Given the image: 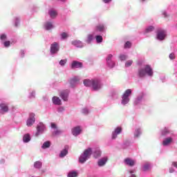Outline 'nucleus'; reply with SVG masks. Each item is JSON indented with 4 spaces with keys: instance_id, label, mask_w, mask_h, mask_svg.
Returning <instances> with one entry per match:
<instances>
[{
    "instance_id": "37998d69",
    "label": "nucleus",
    "mask_w": 177,
    "mask_h": 177,
    "mask_svg": "<svg viewBox=\"0 0 177 177\" xmlns=\"http://www.w3.org/2000/svg\"><path fill=\"white\" fill-rule=\"evenodd\" d=\"M82 113L84 115H88V114H89V113H91V111H89V109L84 108V109H82Z\"/></svg>"
},
{
    "instance_id": "cd10ccee",
    "label": "nucleus",
    "mask_w": 177,
    "mask_h": 177,
    "mask_svg": "<svg viewBox=\"0 0 177 177\" xmlns=\"http://www.w3.org/2000/svg\"><path fill=\"white\" fill-rule=\"evenodd\" d=\"M173 139L172 137H167L165 138L162 141V146H169L172 143Z\"/></svg>"
},
{
    "instance_id": "2eb2a0df",
    "label": "nucleus",
    "mask_w": 177,
    "mask_h": 177,
    "mask_svg": "<svg viewBox=\"0 0 177 177\" xmlns=\"http://www.w3.org/2000/svg\"><path fill=\"white\" fill-rule=\"evenodd\" d=\"M9 111V106L6 102H2L0 104V114L3 115Z\"/></svg>"
},
{
    "instance_id": "c85d7f7f",
    "label": "nucleus",
    "mask_w": 177,
    "mask_h": 177,
    "mask_svg": "<svg viewBox=\"0 0 177 177\" xmlns=\"http://www.w3.org/2000/svg\"><path fill=\"white\" fill-rule=\"evenodd\" d=\"M132 145V142H131L129 140L127 139L123 141V143L122 145V149H128L129 146Z\"/></svg>"
},
{
    "instance_id": "473e14b6",
    "label": "nucleus",
    "mask_w": 177,
    "mask_h": 177,
    "mask_svg": "<svg viewBox=\"0 0 177 177\" xmlns=\"http://www.w3.org/2000/svg\"><path fill=\"white\" fill-rule=\"evenodd\" d=\"M67 154H68V150L67 149H64L61 151L59 157V158H64Z\"/></svg>"
},
{
    "instance_id": "4d7b16f0",
    "label": "nucleus",
    "mask_w": 177,
    "mask_h": 177,
    "mask_svg": "<svg viewBox=\"0 0 177 177\" xmlns=\"http://www.w3.org/2000/svg\"><path fill=\"white\" fill-rule=\"evenodd\" d=\"M171 167H174V168H177V162H172Z\"/></svg>"
},
{
    "instance_id": "4468645a",
    "label": "nucleus",
    "mask_w": 177,
    "mask_h": 177,
    "mask_svg": "<svg viewBox=\"0 0 177 177\" xmlns=\"http://www.w3.org/2000/svg\"><path fill=\"white\" fill-rule=\"evenodd\" d=\"M161 136H164L165 138H167V136H172L174 135V132L169 129L168 127H165L161 131Z\"/></svg>"
},
{
    "instance_id": "6ab92c4d",
    "label": "nucleus",
    "mask_w": 177,
    "mask_h": 177,
    "mask_svg": "<svg viewBox=\"0 0 177 177\" xmlns=\"http://www.w3.org/2000/svg\"><path fill=\"white\" fill-rule=\"evenodd\" d=\"M106 30H107V27L104 24H99L95 26V31H98V32H106Z\"/></svg>"
},
{
    "instance_id": "09e8293b",
    "label": "nucleus",
    "mask_w": 177,
    "mask_h": 177,
    "mask_svg": "<svg viewBox=\"0 0 177 177\" xmlns=\"http://www.w3.org/2000/svg\"><path fill=\"white\" fill-rule=\"evenodd\" d=\"M132 63H133V61L131 59L129 61H127L125 63V67H131L132 66Z\"/></svg>"
},
{
    "instance_id": "bb28decb",
    "label": "nucleus",
    "mask_w": 177,
    "mask_h": 177,
    "mask_svg": "<svg viewBox=\"0 0 177 177\" xmlns=\"http://www.w3.org/2000/svg\"><path fill=\"white\" fill-rule=\"evenodd\" d=\"M92 154L94 158H99L102 156V151H100V149L97 148L93 151H92Z\"/></svg>"
},
{
    "instance_id": "6e6d98bb",
    "label": "nucleus",
    "mask_w": 177,
    "mask_h": 177,
    "mask_svg": "<svg viewBox=\"0 0 177 177\" xmlns=\"http://www.w3.org/2000/svg\"><path fill=\"white\" fill-rule=\"evenodd\" d=\"M169 174H174V172H175V169H174V167H171L169 169Z\"/></svg>"
},
{
    "instance_id": "0eeeda50",
    "label": "nucleus",
    "mask_w": 177,
    "mask_h": 177,
    "mask_svg": "<svg viewBox=\"0 0 177 177\" xmlns=\"http://www.w3.org/2000/svg\"><path fill=\"white\" fill-rule=\"evenodd\" d=\"M60 50V46L59 45V43L57 42H53L50 45V55L53 57H55L57 53H59V51Z\"/></svg>"
},
{
    "instance_id": "ddd939ff",
    "label": "nucleus",
    "mask_w": 177,
    "mask_h": 177,
    "mask_svg": "<svg viewBox=\"0 0 177 177\" xmlns=\"http://www.w3.org/2000/svg\"><path fill=\"white\" fill-rule=\"evenodd\" d=\"M43 28L46 31H50V30H53L55 28V26L53 25V21H46L43 24Z\"/></svg>"
},
{
    "instance_id": "4be33fe9",
    "label": "nucleus",
    "mask_w": 177,
    "mask_h": 177,
    "mask_svg": "<svg viewBox=\"0 0 177 177\" xmlns=\"http://www.w3.org/2000/svg\"><path fill=\"white\" fill-rule=\"evenodd\" d=\"M141 136H142V129L140 127L136 129L133 132L134 139H139Z\"/></svg>"
},
{
    "instance_id": "8fccbe9b",
    "label": "nucleus",
    "mask_w": 177,
    "mask_h": 177,
    "mask_svg": "<svg viewBox=\"0 0 177 177\" xmlns=\"http://www.w3.org/2000/svg\"><path fill=\"white\" fill-rule=\"evenodd\" d=\"M20 57L23 58L24 56H26V50H21L19 53Z\"/></svg>"
},
{
    "instance_id": "0e129e2a",
    "label": "nucleus",
    "mask_w": 177,
    "mask_h": 177,
    "mask_svg": "<svg viewBox=\"0 0 177 177\" xmlns=\"http://www.w3.org/2000/svg\"><path fill=\"white\" fill-rule=\"evenodd\" d=\"M2 136H0V138H2Z\"/></svg>"
},
{
    "instance_id": "c756f323",
    "label": "nucleus",
    "mask_w": 177,
    "mask_h": 177,
    "mask_svg": "<svg viewBox=\"0 0 177 177\" xmlns=\"http://www.w3.org/2000/svg\"><path fill=\"white\" fill-rule=\"evenodd\" d=\"M95 39V37L93 36V34H89L87 35V38L85 40V42L88 44H92V41Z\"/></svg>"
},
{
    "instance_id": "5fc2aeb1",
    "label": "nucleus",
    "mask_w": 177,
    "mask_h": 177,
    "mask_svg": "<svg viewBox=\"0 0 177 177\" xmlns=\"http://www.w3.org/2000/svg\"><path fill=\"white\" fill-rule=\"evenodd\" d=\"M162 15L164 16V17H168V14L167 13V11L162 10Z\"/></svg>"
},
{
    "instance_id": "e2e57ef3",
    "label": "nucleus",
    "mask_w": 177,
    "mask_h": 177,
    "mask_svg": "<svg viewBox=\"0 0 177 177\" xmlns=\"http://www.w3.org/2000/svg\"><path fill=\"white\" fill-rule=\"evenodd\" d=\"M140 2H146V1H147V0H140Z\"/></svg>"
},
{
    "instance_id": "72a5a7b5",
    "label": "nucleus",
    "mask_w": 177,
    "mask_h": 177,
    "mask_svg": "<svg viewBox=\"0 0 177 177\" xmlns=\"http://www.w3.org/2000/svg\"><path fill=\"white\" fill-rule=\"evenodd\" d=\"M77 176H78V171L77 170L70 171L67 174V177H77Z\"/></svg>"
},
{
    "instance_id": "39448f33",
    "label": "nucleus",
    "mask_w": 177,
    "mask_h": 177,
    "mask_svg": "<svg viewBox=\"0 0 177 177\" xmlns=\"http://www.w3.org/2000/svg\"><path fill=\"white\" fill-rule=\"evenodd\" d=\"M131 95H132V89L131 88L127 89L121 97V99H122L121 105L127 106V104H128V103H129L131 100V98H129V97Z\"/></svg>"
},
{
    "instance_id": "13d9d810",
    "label": "nucleus",
    "mask_w": 177,
    "mask_h": 177,
    "mask_svg": "<svg viewBox=\"0 0 177 177\" xmlns=\"http://www.w3.org/2000/svg\"><path fill=\"white\" fill-rule=\"evenodd\" d=\"M113 0H102L104 3H110Z\"/></svg>"
},
{
    "instance_id": "4c0bfd02",
    "label": "nucleus",
    "mask_w": 177,
    "mask_h": 177,
    "mask_svg": "<svg viewBox=\"0 0 177 177\" xmlns=\"http://www.w3.org/2000/svg\"><path fill=\"white\" fill-rule=\"evenodd\" d=\"M111 96H112V99L113 100L118 99L120 96V93H118V91H113L111 93Z\"/></svg>"
},
{
    "instance_id": "f257e3e1",
    "label": "nucleus",
    "mask_w": 177,
    "mask_h": 177,
    "mask_svg": "<svg viewBox=\"0 0 177 177\" xmlns=\"http://www.w3.org/2000/svg\"><path fill=\"white\" fill-rule=\"evenodd\" d=\"M83 84L84 86L91 88V91H94L95 92H97V91H100V89L103 88V83L99 78H94L91 80L85 79Z\"/></svg>"
},
{
    "instance_id": "69168bd1",
    "label": "nucleus",
    "mask_w": 177,
    "mask_h": 177,
    "mask_svg": "<svg viewBox=\"0 0 177 177\" xmlns=\"http://www.w3.org/2000/svg\"><path fill=\"white\" fill-rule=\"evenodd\" d=\"M133 172H132V171H130V174H132Z\"/></svg>"
},
{
    "instance_id": "c03bdc74",
    "label": "nucleus",
    "mask_w": 177,
    "mask_h": 177,
    "mask_svg": "<svg viewBox=\"0 0 177 177\" xmlns=\"http://www.w3.org/2000/svg\"><path fill=\"white\" fill-rule=\"evenodd\" d=\"M30 99H34L35 97V90H32L29 92Z\"/></svg>"
},
{
    "instance_id": "f03ea898",
    "label": "nucleus",
    "mask_w": 177,
    "mask_h": 177,
    "mask_svg": "<svg viewBox=\"0 0 177 177\" xmlns=\"http://www.w3.org/2000/svg\"><path fill=\"white\" fill-rule=\"evenodd\" d=\"M134 106L138 109H145L147 106V100H146V93L140 92L134 99Z\"/></svg>"
},
{
    "instance_id": "5701e85b",
    "label": "nucleus",
    "mask_w": 177,
    "mask_h": 177,
    "mask_svg": "<svg viewBox=\"0 0 177 177\" xmlns=\"http://www.w3.org/2000/svg\"><path fill=\"white\" fill-rule=\"evenodd\" d=\"M109 158L107 157H104L102 158H100L97 161V165L98 167H104L105 165L107 163Z\"/></svg>"
},
{
    "instance_id": "f3484780",
    "label": "nucleus",
    "mask_w": 177,
    "mask_h": 177,
    "mask_svg": "<svg viewBox=\"0 0 177 177\" xmlns=\"http://www.w3.org/2000/svg\"><path fill=\"white\" fill-rule=\"evenodd\" d=\"M70 95L69 90H64L59 93V96L64 102H67L68 100V95Z\"/></svg>"
},
{
    "instance_id": "2f4dec72",
    "label": "nucleus",
    "mask_w": 177,
    "mask_h": 177,
    "mask_svg": "<svg viewBox=\"0 0 177 177\" xmlns=\"http://www.w3.org/2000/svg\"><path fill=\"white\" fill-rule=\"evenodd\" d=\"M48 15L51 19H55L57 16V12L53 9H50L48 10Z\"/></svg>"
},
{
    "instance_id": "3c124183",
    "label": "nucleus",
    "mask_w": 177,
    "mask_h": 177,
    "mask_svg": "<svg viewBox=\"0 0 177 177\" xmlns=\"http://www.w3.org/2000/svg\"><path fill=\"white\" fill-rule=\"evenodd\" d=\"M175 53H171L169 55V58L170 59V60H175Z\"/></svg>"
},
{
    "instance_id": "de8ad7c7",
    "label": "nucleus",
    "mask_w": 177,
    "mask_h": 177,
    "mask_svg": "<svg viewBox=\"0 0 177 177\" xmlns=\"http://www.w3.org/2000/svg\"><path fill=\"white\" fill-rule=\"evenodd\" d=\"M59 133H62V131L57 129H55V130L53 132V136H57V135H59Z\"/></svg>"
},
{
    "instance_id": "79ce46f5",
    "label": "nucleus",
    "mask_w": 177,
    "mask_h": 177,
    "mask_svg": "<svg viewBox=\"0 0 177 177\" xmlns=\"http://www.w3.org/2000/svg\"><path fill=\"white\" fill-rule=\"evenodd\" d=\"M127 58H128V56L125 54H120L119 55V59L120 62H124V60H127Z\"/></svg>"
},
{
    "instance_id": "f704fd0d",
    "label": "nucleus",
    "mask_w": 177,
    "mask_h": 177,
    "mask_svg": "<svg viewBox=\"0 0 177 177\" xmlns=\"http://www.w3.org/2000/svg\"><path fill=\"white\" fill-rule=\"evenodd\" d=\"M33 167L35 169H41L42 168V162L39 160L35 162Z\"/></svg>"
},
{
    "instance_id": "20e7f679",
    "label": "nucleus",
    "mask_w": 177,
    "mask_h": 177,
    "mask_svg": "<svg viewBox=\"0 0 177 177\" xmlns=\"http://www.w3.org/2000/svg\"><path fill=\"white\" fill-rule=\"evenodd\" d=\"M92 156V148H88L79 157V162L80 164H85Z\"/></svg>"
},
{
    "instance_id": "7c9ffc66",
    "label": "nucleus",
    "mask_w": 177,
    "mask_h": 177,
    "mask_svg": "<svg viewBox=\"0 0 177 177\" xmlns=\"http://www.w3.org/2000/svg\"><path fill=\"white\" fill-rule=\"evenodd\" d=\"M31 140V136L29 133H26L23 136L24 143H28Z\"/></svg>"
},
{
    "instance_id": "e433bc0d",
    "label": "nucleus",
    "mask_w": 177,
    "mask_h": 177,
    "mask_svg": "<svg viewBox=\"0 0 177 177\" xmlns=\"http://www.w3.org/2000/svg\"><path fill=\"white\" fill-rule=\"evenodd\" d=\"M95 38L97 44H102L103 42V36L97 35H95Z\"/></svg>"
},
{
    "instance_id": "58836bf2",
    "label": "nucleus",
    "mask_w": 177,
    "mask_h": 177,
    "mask_svg": "<svg viewBox=\"0 0 177 177\" xmlns=\"http://www.w3.org/2000/svg\"><path fill=\"white\" fill-rule=\"evenodd\" d=\"M151 31H154V26H149L146 28L144 34H147L149 32H151Z\"/></svg>"
},
{
    "instance_id": "b1692460",
    "label": "nucleus",
    "mask_w": 177,
    "mask_h": 177,
    "mask_svg": "<svg viewBox=\"0 0 177 177\" xmlns=\"http://www.w3.org/2000/svg\"><path fill=\"white\" fill-rule=\"evenodd\" d=\"M124 162L125 165H128L129 167L135 166V160H132L131 158H127L124 160Z\"/></svg>"
},
{
    "instance_id": "49530a36",
    "label": "nucleus",
    "mask_w": 177,
    "mask_h": 177,
    "mask_svg": "<svg viewBox=\"0 0 177 177\" xmlns=\"http://www.w3.org/2000/svg\"><path fill=\"white\" fill-rule=\"evenodd\" d=\"M131 46H132V44L131 43V41H127L124 44L125 49H129Z\"/></svg>"
},
{
    "instance_id": "c9c22d12",
    "label": "nucleus",
    "mask_w": 177,
    "mask_h": 177,
    "mask_svg": "<svg viewBox=\"0 0 177 177\" xmlns=\"http://www.w3.org/2000/svg\"><path fill=\"white\" fill-rule=\"evenodd\" d=\"M50 145H51L50 141L49 140L46 141L41 145V149H43V150H45L46 149H49V147H50Z\"/></svg>"
},
{
    "instance_id": "9b49d317",
    "label": "nucleus",
    "mask_w": 177,
    "mask_h": 177,
    "mask_svg": "<svg viewBox=\"0 0 177 177\" xmlns=\"http://www.w3.org/2000/svg\"><path fill=\"white\" fill-rule=\"evenodd\" d=\"M122 133V127H117L115 128L114 131H112L111 133V140H115L117 138H118V135Z\"/></svg>"
},
{
    "instance_id": "a211bd4d",
    "label": "nucleus",
    "mask_w": 177,
    "mask_h": 177,
    "mask_svg": "<svg viewBox=\"0 0 177 177\" xmlns=\"http://www.w3.org/2000/svg\"><path fill=\"white\" fill-rule=\"evenodd\" d=\"M79 82H80V77H78L77 76H75L69 80L70 86L73 88L77 86Z\"/></svg>"
},
{
    "instance_id": "bf43d9fd",
    "label": "nucleus",
    "mask_w": 177,
    "mask_h": 177,
    "mask_svg": "<svg viewBox=\"0 0 177 177\" xmlns=\"http://www.w3.org/2000/svg\"><path fill=\"white\" fill-rule=\"evenodd\" d=\"M160 80H161L162 82H165V76L160 77Z\"/></svg>"
},
{
    "instance_id": "6e6552de",
    "label": "nucleus",
    "mask_w": 177,
    "mask_h": 177,
    "mask_svg": "<svg viewBox=\"0 0 177 177\" xmlns=\"http://www.w3.org/2000/svg\"><path fill=\"white\" fill-rule=\"evenodd\" d=\"M167 38V30L163 28H158L156 30V39L158 41H165Z\"/></svg>"
},
{
    "instance_id": "052dcab7",
    "label": "nucleus",
    "mask_w": 177,
    "mask_h": 177,
    "mask_svg": "<svg viewBox=\"0 0 177 177\" xmlns=\"http://www.w3.org/2000/svg\"><path fill=\"white\" fill-rule=\"evenodd\" d=\"M0 164H5V159L0 160Z\"/></svg>"
},
{
    "instance_id": "603ef678",
    "label": "nucleus",
    "mask_w": 177,
    "mask_h": 177,
    "mask_svg": "<svg viewBox=\"0 0 177 177\" xmlns=\"http://www.w3.org/2000/svg\"><path fill=\"white\" fill-rule=\"evenodd\" d=\"M65 109L64 108V106H59L58 107L57 111L58 113H63V111H64Z\"/></svg>"
},
{
    "instance_id": "ea45409f",
    "label": "nucleus",
    "mask_w": 177,
    "mask_h": 177,
    "mask_svg": "<svg viewBox=\"0 0 177 177\" xmlns=\"http://www.w3.org/2000/svg\"><path fill=\"white\" fill-rule=\"evenodd\" d=\"M60 38L62 41H64L68 38V34L67 32H63L60 34Z\"/></svg>"
},
{
    "instance_id": "9d476101",
    "label": "nucleus",
    "mask_w": 177,
    "mask_h": 177,
    "mask_svg": "<svg viewBox=\"0 0 177 177\" xmlns=\"http://www.w3.org/2000/svg\"><path fill=\"white\" fill-rule=\"evenodd\" d=\"M114 55L109 54L106 57V66L109 68H114L115 67V61L113 60Z\"/></svg>"
},
{
    "instance_id": "412c9836",
    "label": "nucleus",
    "mask_w": 177,
    "mask_h": 177,
    "mask_svg": "<svg viewBox=\"0 0 177 177\" xmlns=\"http://www.w3.org/2000/svg\"><path fill=\"white\" fill-rule=\"evenodd\" d=\"M81 132H82L81 126H76L72 129V135H73V136L81 135Z\"/></svg>"
},
{
    "instance_id": "dca6fc26",
    "label": "nucleus",
    "mask_w": 177,
    "mask_h": 177,
    "mask_svg": "<svg viewBox=\"0 0 177 177\" xmlns=\"http://www.w3.org/2000/svg\"><path fill=\"white\" fill-rule=\"evenodd\" d=\"M153 168V165H151V162H145L142 166H141V171L143 172H147L149 171H151V169Z\"/></svg>"
},
{
    "instance_id": "680f3d73",
    "label": "nucleus",
    "mask_w": 177,
    "mask_h": 177,
    "mask_svg": "<svg viewBox=\"0 0 177 177\" xmlns=\"http://www.w3.org/2000/svg\"><path fill=\"white\" fill-rule=\"evenodd\" d=\"M57 1H60L61 2H66V0H57Z\"/></svg>"
},
{
    "instance_id": "7ed1b4c3",
    "label": "nucleus",
    "mask_w": 177,
    "mask_h": 177,
    "mask_svg": "<svg viewBox=\"0 0 177 177\" xmlns=\"http://www.w3.org/2000/svg\"><path fill=\"white\" fill-rule=\"evenodd\" d=\"M154 72H153V68L149 64L145 66L144 68H139L137 72V77L138 78H145L146 75L148 77H153Z\"/></svg>"
},
{
    "instance_id": "423d86ee",
    "label": "nucleus",
    "mask_w": 177,
    "mask_h": 177,
    "mask_svg": "<svg viewBox=\"0 0 177 177\" xmlns=\"http://www.w3.org/2000/svg\"><path fill=\"white\" fill-rule=\"evenodd\" d=\"M36 131H37L35 134V136H36V138H38V136L41 135H44V133L46 132V125H45L44 122H39L36 127Z\"/></svg>"
},
{
    "instance_id": "1a4fd4ad",
    "label": "nucleus",
    "mask_w": 177,
    "mask_h": 177,
    "mask_svg": "<svg viewBox=\"0 0 177 177\" xmlns=\"http://www.w3.org/2000/svg\"><path fill=\"white\" fill-rule=\"evenodd\" d=\"M0 44L6 48L10 46L12 43L8 40V35L6 33L0 34Z\"/></svg>"
},
{
    "instance_id": "393cba45",
    "label": "nucleus",
    "mask_w": 177,
    "mask_h": 177,
    "mask_svg": "<svg viewBox=\"0 0 177 177\" xmlns=\"http://www.w3.org/2000/svg\"><path fill=\"white\" fill-rule=\"evenodd\" d=\"M82 62L73 61L71 64V68H82Z\"/></svg>"
},
{
    "instance_id": "aec40b11",
    "label": "nucleus",
    "mask_w": 177,
    "mask_h": 177,
    "mask_svg": "<svg viewBox=\"0 0 177 177\" xmlns=\"http://www.w3.org/2000/svg\"><path fill=\"white\" fill-rule=\"evenodd\" d=\"M71 45H73L75 48H79L80 49L85 46L84 42H82L81 40H73L71 41Z\"/></svg>"
},
{
    "instance_id": "864d4df0",
    "label": "nucleus",
    "mask_w": 177,
    "mask_h": 177,
    "mask_svg": "<svg viewBox=\"0 0 177 177\" xmlns=\"http://www.w3.org/2000/svg\"><path fill=\"white\" fill-rule=\"evenodd\" d=\"M50 127L53 129H57V126L54 122L50 123Z\"/></svg>"
},
{
    "instance_id": "f8f14e48",
    "label": "nucleus",
    "mask_w": 177,
    "mask_h": 177,
    "mask_svg": "<svg viewBox=\"0 0 177 177\" xmlns=\"http://www.w3.org/2000/svg\"><path fill=\"white\" fill-rule=\"evenodd\" d=\"M34 124H35V113H30L29 117L26 121V125L27 127H30L33 126Z\"/></svg>"
},
{
    "instance_id": "a18cd8bd",
    "label": "nucleus",
    "mask_w": 177,
    "mask_h": 177,
    "mask_svg": "<svg viewBox=\"0 0 177 177\" xmlns=\"http://www.w3.org/2000/svg\"><path fill=\"white\" fill-rule=\"evenodd\" d=\"M67 63V59H61L59 62V66L62 67H64L66 66V64Z\"/></svg>"
},
{
    "instance_id": "a878e982",
    "label": "nucleus",
    "mask_w": 177,
    "mask_h": 177,
    "mask_svg": "<svg viewBox=\"0 0 177 177\" xmlns=\"http://www.w3.org/2000/svg\"><path fill=\"white\" fill-rule=\"evenodd\" d=\"M52 102L55 106H61L62 104V100L57 96H53L52 97Z\"/></svg>"
},
{
    "instance_id": "a19ab883",
    "label": "nucleus",
    "mask_w": 177,
    "mask_h": 177,
    "mask_svg": "<svg viewBox=\"0 0 177 177\" xmlns=\"http://www.w3.org/2000/svg\"><path fill=\"white\" fill-rule=\"evenodd\" d=\"M19 24H20V17H15L14 18V25H15V27H19Z\"/></svg>"
}]
</instances>
